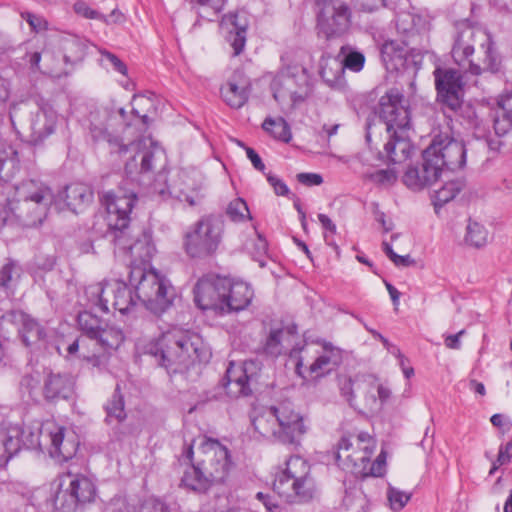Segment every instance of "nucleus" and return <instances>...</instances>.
I'll list each match as a JSON object with an SVG mask.
<instances>
[{
  "label": "nucleus",
  "mask_w": 512,
  "mask_h": 512,
  "mask_svg": "<svg viewBox=\"0 0 512 512\" xmlns=\"http://www.w3.org/2000/svg\"><path fill=\"white\" fill-rule=\"evenodd\" d=\"M476 34L477 31L468 25H463L459 29L452 48V57L455 63L467 69L473 75H479L482 70L497 72L500 67V60L489 37L486 38V44H482V47L485 48L483 68L471 59L474 53L473 42Z\"/></svg>",
  "instance_id": "9"
},
{
  "label": "nucleus",
  "mask_w": 512,
  "mask_h": 512,
  "mask_svg": "<svg viewBox=\"0 0 512 512\" xmlns=\"http://www.w3.org/2000/svg\"><path fill=\"white\" fill-rule=\"evenodd\" d=\"M146 353L155 357L158 364L173 373L186 367L192 353L200 357L197 343L180 330L163 333L146 345Z\"/></svg>",
  "instance_id": "6"
},
{
  "label": "nucleus",
  "mask_w": 512,
  "mask_h": 512,
  "mask_svg": "<svg viewBox=\"0 0 512 512\" xmlns=\"http://www.w3.org/2000/svg\"><path fill=\"white\" fill-rule=\"evenodd\" d=\"M323 349V353L309 366L308 370L311 377H322L331 372L341 362L339 349L334 348L331 344H325Z\"/></svg>",
  "instance_id": "31"
},
{
  "label": "nucleus",
  "mask_w": 512,
  "mask_h": 512,
  "mask_svg": "<svg viewBox=\"0 0 512 512\" xmlns=\"http://www.w3.org/2000/svg\"><path fill=\"white\" fill-rule=\"evenodd\" d=\"M19 163L17 150L5 139L0 137V172L9 173L10 178Z\"/></svg>",
  "instance_id": "37"
},
{
  "label": "nucleus",
  "mask_w": 512,
  "mask_h": 512,
  "mask_svg": "<svg viewBox=\"0 0 512 512\" xmlns=\"http://www.w3.org/2000/svg\"><path fill=\"white\" fill-rule=\"evenodd\" d=\"M396 29L406 41H416L419 34L415 26V17L410 13H400L396 17Z\"/></svg>",
  "instance_id": "42"
},
{
  "label": "nucleus",
  "mask_w": 512,
  "mask_h": 512,
  "mask_svg": "<svg viewBox=\"0 0 512 512\" xmlns=\"http://www.w3.org/2000/svg\"><path fill=\"white\" fill-rule=\"evenodd\" d=\"M297 334V326L290 325L286 328L272 329L265 341L264 352L272 357L284 353L285 343L290 344L291 338Z\"/></svg>",
  "instance_id": "32"
},
{
  "label": "nucleus",
  "mask_w": 512,
  "mask_h": 512,
  "mask_svg": "<svg viewBox=\"0 0 512 512\" xmlns=\"http://www.w3.org/2000/svg\"><path fill=\"white\" fill-rule=\"evenodd\" d=\"M344 67L353 72H359L363 69L365 64V56L358 51H352L348 53L342 61H340Z\"/></svg>",
  "instance_id": "54"
},
{
  "label": "nucleus",
  "mask_w": 512,
  "mask_h": 512,
  "mask_svg": "<svg viewBox=\"0 0 512 512\" xmlns=\"http://www.w3.org/2000/svg\"><path fill=\"white\" fill-rule=\"evenodd\" d=\"M73 390V381L67 374L50 373L44 381V396L47 400L67 399Z\"/></svg>",
  "instance_id": "30"
},
{
  "label": "nucleus",
  "mask_w": 512,
  "mask_h": 512,
  "mask_svg": "<svg viewBox=\"0 0 512 512\" xmlns=\"http://www.w3.org/2000/svg\"><path fill=\"white\" fill-rule=\"evenodd\" d=\"M254 429L263 437H274L276 439L277 424L273 416L272 406L262 415L253 420Z\"/></svg>",
  "instance_id": "43"
},
{
  "label": "nucleus",
  "mask_w": 512,
  "mask_h": 512,
  "mask_svg": "<svg viewBox=\"0 0 512 512\" xmlns=\"http://www.w3.org/2000/svg\"><path fill=\"white\" fill-rule=\"evenodd\" d=\"M90 134L95 142H107L111 153L120 155L127 152H133V156L125 164V172L130 177L138 174H150L158 168L162 169L165 165L164 151L150 139H140L128 145L122 143V140L108 131L106 127L92 125Z\"/></svg>",
  "instance_id": "4"
},
{
  "label": "nucleus",
  "mask_w": 512,
  "mask_h": 512,
  "mask_svg": "<svg viewBox=\"0 0 512 512\" xmlns=\"http://www.w3.org/2000/svg\"><path fill=\"white\" fill-rule=\"evenodd\" d=\"M378 114L389 134L384 145L386 159L394 164L407 160L412 150L406 135L411 121L408 100L398 90L392 89L380 98Z\"/></svg>",
  "instance_id": "3"
},
{
  "label": "nucleus",
  "mask_w": 512,
  "mask_h": 512,
  "mask_svg": "<svg viewBox=\"0 0 512 512\" xmlns=\"http://www.w3.org/2000/svg\"><path fill=\"white\" fill-rule=\"evenodd\" d=\"M488 238L489 232L482 224L469 221L464 238L467 245L481 248L488 243Z\"/></svg>",
  "instance_id": "41"
},
{
  "label": "nucleus",
  "mask_w": 512,
  "mask_h": 512,
  "mask_svg": "<svg viewBox=\"0 0 512 512\" xmlns=\"http://www.w3.org/2000/svg\"><path fill=\"white\" fill-rule=\"evenodd\" d=\"M77 322L83 333V337L89 342L96 337L97 333H99L100 329L105 324L102 319L88 311L80 312L77 317Z\"/></svg>",
  "instance_id": "39"
},
{
  "label": "nucleus",
  "mask_w": 512,
  "mask_h": 512,
  "mask_svg": "<svg viewBox=\"0 0 512 512\" xmlns=\"http://www.w3.org/2000/svg\"><path fill=\"white\" fill-rule=\"evenodd\" d=\"M414 41L389 40L381 47V59L389 71H401L409 67V53L415 48H410Z\"/></svg>",
  "instance_id": "20"
},
{
  "label": "nucleus",
  "mask_w": 512,
  "mask_h": 512,
  "mask_svg": "<svg viewBox=\"0 0 512 512\" xmlns=\"http://www.w3.org/2000/svg\"><path fill=\"white\" fill-rule=\"evenodd\" d=\"M73 9L76 14L86 18V19H96L104 22L105 24H109L110 21L108 17H105L102 13L98 12L95 9H92L88 6V4L84 1H77L73 5Z\"/></svg>",
  "instance_id": "51"
},
{
  "label": "nucleus",
  "mask_w": 512,
  "mask_h": 512,
  "mask_svg": "<svg viewBox=\"0 0 512 512\" xmlns=\"http://www.w3.org/2000/svg\"><path fill=\"white\" fill-rule=\"evenodd\" d=\"M368 465L363 466L358 470L360 478H366L369 476L380 477L385 473L386 457L385 453L381 452L377 458L371 462V458L368 460Z\"/></svg>",
  "instance_id": "48"
},
{
  "label": "nucleus",
  "mask_w": 512,
  "mask_h": 512,
  "mask_svg": "<svg viewBox=\"0 0 512 512\" xmlns=\"http://www.w3.org/2000/svg\"><path fill=\"white\" fill-rule=\"evenodd\" d=\"M254 368L253 361H245L242 365L231 362L222 379V385L228 396L232 398L247 397L252 394L251 384L254 375L251 371Z\"/></svg>",
  "instance_id": "18"
},
{
  "label": "nucleus",
  "mask_w": 512,
  "mask_h": 512,
  "mask_svg": "<svg viewBox=\"0 0 512 512\" xmlns=\"http://www.w3.org/2000/svg\"><path fill=\"white\" fill-rule=\"evenodd\" d=\"M262 128L273 138L282 142L288 143L292 138L290 126L282 117L277 119L267 117L262 124Z\"/></svg>",
  "instance_id": "40"
},
{
  "label": "nucleus",
  "mask_w": 512,
  "mask_h": 512,
  "mask_svg": "<svg viewBox=\"0 0 512 512\" xmlns=\"http://www.w3.org/2000/svg\"><path fill=\"white\" fill-rule=\"evenodd\" d=\"M99 52L101 55V62L103 65L111 66L114 71H117L124 76L127 75V66L118 56L105 49H101Z\"/></svg>",
  "instance_id": "52"
},
{
  "label": "nucleus",
  "mask_w": 512,
  "mask_h": 512,
  "mask_svg": "<svg viewBox=\"0 0 512 512\" xmlns=\"http://www.w3.org/2000/svg\"><path fill=\"white\" fill-rule=\"evenodd\" d=\"M266 178H267V181L269 182V184L273 187L276 195L286 196L289 194V192H290L289 188L277 176L269 173L266 175Z\"/></svg>",
  "instance_id": "61"
},
{
  "label": "nucleus",
  "mask_w": 512,
  "mask_h": 512,
  "mask_svg": "<svg viewBox=\"0 0 512 512\" xmlns=\"http://www.w3.org/2000/svg\"><path fill=\"white\" fill-rule=\"evenodd\" d=\"M272 412L277 424L276 439L284 444H299L307 432L303 416L288 401L272 406Z\"/></svg>",
  "instance_id": "13"
},
{
  "label": "nucleus",
  "mask_w": 512,
  "mask_h": 512,
  "mask_svg": "<svg viewBox=\"0 0 512 512\" xmlns=\"http://www.w3.org/2000/svg\"><path fill=\"white\" fill-rule=\"evenodd\" d=\"M226 277H205L194 287V302L202 310L224 312V297L227 291Z\"/></svg>",
  "instance_id": "17"
},
{
  "label": "nucleus",
  "mask_w": 512,
  "mask_h": 512,
  "mask_svg": "<svg viewBox=\"0 0 512 512\" xmlns=\"http://www.w3.org/2000/svg\"><path fill=\"white\" fill-rule=\"evenodd\" d=\"M57 112L50 105L41 106L31 122V140L35 144L42 143L52 135L57 126Z\"/></svg>",
  "instance_id": "23"
},
{
  "label": "nucleus",
  "mask_w": 512,
  "mask_h": 512,
  "mask_svg": "<svg viewBox=\"0 0 512 512\" xmlns=\"http://www.w3.org/2000/svg\"><path fill=\"white\" fill-rule=\"evenodd\" d=\"M137 200L133 192H105L102 202L107 210V236L112 242L126 244L125 230H129L130 213Z\"/></svg>",
  "instance_id": "11"
},
{
  "label": "nucleus",
  "mask_w": 512,
  "mask_h": 512,
  "mask_svg": "<svg viewBox=\"0 0 512 512\" xmlns=\"http://www.w3.org/2000/svg\"><path fill=\"white\" fill-rule=\"evenodd\" d=\"M107 294L112 307L121 314L128 313L139 301L137 295L134 297L131 289L121 280L108 281Z\"/></svg>",
  "instance_id": "25"
},
{
  "label": "nucleus",
  "mask_w": 512,
  "mask_h": 512,
  "mask_svg": "<svg viewBox=\"0 0 512 512\" xmlns=\"http://www.w3.org/2000/svg\"><path fill=\"white\" fill-rule=\"evenodd\" d=\"M296 177L299 183L306 186H318L323 183L322 176L317 173H299Z\"/></svg>",
  "instance_id": "62"
},
{
  "label": "nucleus",
  "mask_w": 512,
  "mask_h": 512,
  "mask_svg": "<svg viewBox=\"0 0 512 512\" xmlns=\"http://www.w3.org/2000/svg\"><path fill=\"white\" fill-rule=\"evenodd\" d=\"M124 235L127 241L126 244L121 245L118 242L113 243L120 249L126 250L134 263H148L155 253V246L152 242L151 234L146 231H141L134 241L128 230H125Z\"/></svg>",
  "instance_id": "21"
},
{
  "label": "nucleus",
  "mask_w": 512,
  "mask_h": 512,
  "mask_svg": "<svg viewBox=\"0 0 512 512\" xmlns=\"http://www.w3.org/2000/svg\"><path fill=\"white\" fill-rule=\"evenodd\" d=\"M387 497L393 510H401L410 500L411 494L389 487Z\"/></svg>",
  "instance_id": "53"
},
{
  "label": "nucleus",
  "mask_w": 512,
  "mask_h": 512,
  "mask_svg": "<svg viewBox=\"0 0 512 512\" xmlns=\"http://www.w3.org/2000/svg\"><path fill=\"white\" fill-rule=\"evenodd\" d=\"M420 167H409L404 176V184L412 190H421L433 185L447 170L463 168L466 163V148L461 140L448 135H436L422 153Z\"/></svg>",
  "instance_id": "1"
},
{
  "label": "nucleus",
  "mask_w": 512,
  "mask_h": 512,
  "mask_svg": "<svg viewBox=\"0 0 512 512\" xmlns=\"http://www.w3.org/2000/svg\"><path fill=\"white\" fill-rule=\"evenodd\" d=\"M354 5L357 9L370 13L385 6V0H354Z\"/></svg>",
  "instance_id": "60"
},
{
  "label": "nucleus",
  "mask_w": 512,
  "mask_h": 512,
  "mask_svg": "<svg viewBox=\"0 0 512 512\" xmlns=\"http://www.w3.org/2000/svg\"><path fill=\"white\" fill-rule=\"evenodd\" d=\"M193 455V447L189 446L185 457L191 462V468L181 479L183 487L205 494L211 487L225 483L232 466L227 447L218 440L207 439L199 446L195 459Z\"/></svg>",
  "instance_id": "2"
},
{
  "label": "nucleus",
  "mask_w": 512,
  "mask_h": 512,
  "mask_svg": "<svg viewBox=\"0 0 512 512\" xmlns=\"http://www.w3.org/2000/svg\"><path fill=\"white\" fill-rule=\"evenodd\" d=\"M475 137L478 140H482L492 151H499L502 146V142L498 138H492L490 133H486L485 130L480 127L476 128Z\"/></svg>",
  "instance_id": "58"
},
{
  "label": "nucleus",
  "mask_w": 512,
  "mask_h": 512,
  "mask_svg": "<svg viewBox=\"0 0 512 512\" xmlns=\"http://www.w3.org/2000/svg\"><path fill=\"white\" fill-rule=\"evenodd\" d=\"M363 386V383L353 381L351 378L346 379L341 385V395L346 398L351 406L354 405L356 392Z\"/></svg>",
  "instance_id": "57"
},
{
  "label": "nucleus",
  "mask_w": 512,
  "mask_h": 512,
  "mask_svg": "<svg viewBox=\"0 0 512 512\" xmlns=\"http://www.w3.org/2000/svg\"><path fill=\"white\" fill-rule=\"evenodd\" d=\"M464 188V182L460 179L447 181L440 189L435 191V205H444L454 199Z\"/></svg>",
  "instance_id": "44"
},
{
  "label": "nucleus",
  "mask_w": 512,
  "mask_h": 512,
  "mask_svg": "<svg viewBox=\"0 0 512 512\" xmlns=\"http://www.w3.org/2000/svg\"><path fill=\"white\" fill-rule=\"evenodd\" d=\"M34 202L53 203L54 194L51 188L42 181L35 179L23 180L15 187V198Z\"/></svg>",
  "instance_id": "26"
},
{
  "label": "nucleus",
  "mask_w": 512,
  "mask_h": 512,
  "mask_svg": "<svg viewBox=\"0 0 512 512\" xmlns=\"http://www.w3.org/2000/svg\"><path fill=\"white\" fill-rule=\"evenodd\" d=\"M58 198L63 200L71 211L77 212L92 202L93 192L84 183H72L59 193Z\"/></svg>",
  "instance_id": "28"
},
{
  "label": "nucleus",
  "mask_w": 512,
  "mask_h": 512,
  "mask_svg": "<svg viewBox=\"0 0 512 512\" xmlns=\"http://www.w3.org/2000/svg\"><path fill=\"white\" fill-rule=\"evenodd\" d=\"M273 490L289 503H307L315 494L310 466L300 456H292L285 463V469L276 475Z\"/></svg>",
  "instance_id": "8"
},
{
  "label": "nucleus",
  "mask_w": 512,
  "mask_h": 512,
  "mask_svg": "<svg viewBox=\"0 0 512 512\" xmlns=\"http://www.w3.org/2000/svg\"><path fill=\"white\" fill-rule=\"evenodd\" d=\"M226 213L229 218L235 222L243 221L250 217L248 206L246 202L241 198H237L231 201L227 207Z\"/></svg>",
  "instance_id": "49"
},
{
  "label": "nucleus",
  "mask_w": 512,
  "mask_h": 512,
  "mask_svg": "<svg viewBox=\"0 0 512 512\" xmlns=\"http://www.w3.org/2000/svg\"><path fill=\"white\" fill-rule=\"evenodd\" d=\"M40 434L50 442V456L57 461L66 462L76 455L79 441L76 434L68 432L65 427L48 422L42 427Z\"/></svg>",
  "instance_id": "16"
},
{
  "label": "nucleus",
  "mask_w": 512,
  "mask_h": 512,
  "mask_svg": "<svg viewBox=\"0 0 512 512\" xmlns=\"http://www.w3.org/2000/svg\"><path fill=\"white\" fill-rule=\"evenodd\" d=\"M60 479V488L54 499V505L58 510L75 512L79 506L94 501L96 487L87 476L68 472Z\"/></svg>",
  "instance_id": "12"
},
{
  "label": "nucleus",
  "mask_w": 512,
  "mask_h": 512,
  "mask_svg": "<svg viewBox=\"0 0 512 512\" xmlns=\"http://www.w3.org/2000/svg\"><path fill=\"white\" fill-rule=\"evenodd\" d=\"M21 435L20 427L0 424V468L20 451Z\"/></svg>",
  "instance_id": "27"
},
{
  "label": "nucleus",
  "mask_w": 512,
  "mask_h": 512,
  "mask_svg": "<svg viewBox=\"0 0 512 512\" xmlns=\"http://www.w3.org/2000/svg\"><path fill=\"white\" fill-rule=\"evenodd\" d=\"M199 6L198 14L201 18L213 21L223 10L226 0H195Z\"/></svg>",
  "instance_id": "47"
},
{
  "label": "nucleus",
  "mask_w": 512,
  "mask_h": 512,
  "mask_svg": "<svg viewBox=\"0 0 512 512\" xmlns=\"http://www.w3.org/2000/svg\"><path fill=\"white\" fill-rule=\"evenodd\" d=\"M497 111L493 127L497 137L506 135L512 128V93L501 96L498 100Z\"/></svg>",
  "instance_id": "34"
},
{
  "label": "nucleus",
  "mask_w": 512,
  "mask_h": 512,
  "mask_svg": "<svg viewBox=\"0 0 512 512\" xmlns=\"http://www.w3.org/2000/svg\"><path fill=\"white\" fill-rule=\"evenodd\" d=\"M227 291L224 297V312L241 311L249 306L254 293L252 288L245 282L232 281L227 278Z\"/></svg>",
  "instance_id": "24"
},
{
  "label": "nucleus",
  "mask_w": 512,
  "mask_h": 512,
  "mask_svg": "<svg viewBox=\"0 0 512 512\" xmlns=\"http://www.w3.org/2000/svg\"><path fill=\"white\" fill-rule=\"evenodd\" d=\"M232 24L234 28L229 32L228 41L234 50V56H238L245 47L247 25L246 23L239 24L236 19Z\"/></svg>",
  "instance_id": "46"
},
{
  "label": "nucleus",
  "mask_w": 512,
  "mask_h": 512,
  "mask_svg": "<svg viewBox=\"0 0 512 512\" xmlns=\"http://www.w3.org/2000/svg\"><path fill=\"white\" fill-rule=\"evenodd\" d=\"M320 75L332 88H342L345 85L344 67L337 59L327 60L321 67Z\"/></svg>",
  "instance_id": "35"
},
{
  "label": "nucleus",
  "mask_w": 512,
  "mask_h": 512,
  "mask_svg": "<svg viewBox=\"0 0 512 512\" xmlns=\"http://www.w3.org/2000/svg\"><path fill=\"white\" fill-rule=\"evenodd\" d=\"M437 101L451 111H457L462 105L464 83L459 71L438 67L433 72Z\"/></svg>",
  "instance_id": "15"
},
{
  "label": "nucleus",
  "mask_w": 512,
  "mask_h": 512,
  "mask_svg": "<svg viewBox=\"0 0 512 512\" xmlns=\"http://www.w3.org/2000/svg\"><path fill=\"white\" fill-rule=\"evenodd\" d=\"M512 458V440L501 446L496 462L498 465H504L510 462Z\"/></svg>",
  "instance_id": "64"
},
{
  "label": "nucleus",
  "mask_w": 512,
  "mask_h": 512,
  "mask_svg": "<svg viewBox=\"0 0 512 512\" xmlns=\"http://www.w3.org/2000/svg\"><path fill=\"white\" fill-rule=\"evenodd\" d=\"M7 316L21 322L20 333L26 346H30L46 336L45 329L29 315L21 311H11Z\"/></svg>",
  "instance_id": "33"
},
{
  "label": "nucleus",
  "mask_w": 512,
  "mask_h": 512,
  "mask_svg": "<svg viewBox=\"0 0 512 512\" xmlns=\"http://www.w3.org/2000/svg\"><path fill=\"white\" fill-rule=\"evenodd\" d=\"M124 397L120 393L119 385L116 386L111 398L104 406L106 411V422L111 423L113 420L121 422L126 418Z\"/></svg>",
  "instance_id": "38"
},
{
  "label": "nucleus",
  "mask_w": 512,
  "mask_h": 512,
  "mask_svg": "<svg viewBox=\"0 0 512 512\" xmlns=\"http://www.w3.org/2000/svg\"><path fill=\"white\" fill-rule=\"evenodd\" d=\"M107 282L96 283L85 289V296L91 306L98 308L103 313L109 312V298L107 294Z\"/></svg>",
  "instance_id": "36"
},
{
  "label": "nucleus",
  "mask_w": 512,
  "mask_h": 512,
  "mask_svg": "<svg viewBox=\"0 0 512 512\" xmlns=\"http://www.w3.org/2000/svg\"><path fill=\"white\" fill-rule=\"evenodd\" d=\"M323 7L317 17L319 32L327 39L344 35L351 23L349 7L339 0H322Z\"/></svg>",
  "instance_id": "14"
},
{
  "label": "nucleus",
  "mask_w": 512,
  "mask_h": 512,
  "mask_svg": "<svg viewBox=\"0 0 512 512\" xmlns=\"http://www.w3.org/2000/svg\"><path fill=\"white\" fill-rule=\"evenodd\" d=\"M238 144L245 149L246 155L251 161L253 167L258 171L264 172L265 165L258 153L253 148L246 147L242 142H238Z\"/></svg>",
  "instance_id": "63"
},
{
  "label": "nucleus",
  "mask_w": 512,
  "mask_h": 512,
  "mask_svg": "<svg viewBox=\"0 0 512 512\" xmlns=\"http://www.w3.org/2000/svg\"><path fill=\"white\" fill-rule=\"evenodd\" d=\"M376 448V441L366 432L343 436L337 443L335 460L339 467L360 478L358 470L368 465Z\"/></svg>",
  "instance_id": "10"
},
{
  "label": "nucleus",
  "mask_w": 512,
  "mask_h": 512,
  "mask_svg": "<svg viewBox=\"0 0 512 512\" xmlns=\"http://www.w3.org/2000/svg\"><path fill=\"white\" fill-rule=\"evenodd\" d=\"M21 18L29 24L31 30L35 33H40L48 29V22L42 16L25 11L21 13Z\"/></svg>",
  "instance_id": "56"
},
{
  "label": "nucleus",
  "mask_w": 512,
  "mask_h": 512,
  "mask_svg": "<svg viewBox=\"0 0 512 512\" xmlns=\"http://www.w3.org/2000/svg\"><path fill=\"white\" fill-rule=\"evenodd\" d=\"M250 81L242 73H234L228 82L221 87V96L231 108H241L249 98Z\"/></svg>",
  "instance_id": "22"
},
{
  "label": "nucleus",
  "mask_w": 512,
  "mask_h": 512,
  "mask_svg": "<svg viewBox=\"0 0 512 512\" xmlns=\"http://www.w3.org/2000/svg\"><path fill=\"white\" fill-rule=\"evenodd\" d=\"M370 181L380 185H391L396 179V173L393 169H380L367 175Z\"/></svg>",
  "instance_id": "55"
},
{
  "label": "nucleus",
  "mask_w": 512,
  "mask_h": 512,
  "mask_svg": "<svg viewBox=\"0 0 512 512\" xmlns=\"http://www.w3.org/2000/svg\"><path fill=\"white\" fill-rule=\"evenodd\" d=\"M224 231V221L220 216H202L184 233L183 249L192 259L213 257L222 244Z\"/></svg>",
  "instance_id": "7"
},
{
  "label": "nucleus",
  "mask_w": 512,
  "mask_h": 512,
  "mask_svg": "<svg viewBox=\"0 0 512 512\" xmlns=\"http://www.w3.org/2000/svg\"><path fill=\"white\" fill-rule=\"evenodd\" d=\"M52 203L34 202L14 199L11 211L17 220L25 227H36L43 223Z\"/></svg>",
  "instance_id": "19"
},
{
  "label": "nucleus",
  "mask_w": 512,
  "mask_h": 512,
  "mask_svg": "<svg viewBox=\"0 0 512 512\" xmlns=\"http://www.w3.org/2000/svg\"><path fill=\"white\" fill-rule=\"evenodd\" d=\"M153 106L151 99L142 96L136 95L132 99V112L134 115L141 118L144 124H148L149 116L147 112Z\"/></svg>",
  "instance_id": "50"
},
{
  "label": "nucleus",
  "mask_w": 512,
  "mask_h": 512,
  "mask_svg": "<svg viewBox=\"0 0 512 512\" xmlns=\"http://www.w3.org/2000/svg\"><path fill=\"white\" fill-rule=\"evenodd\" d=\"M90 346L91 342L82 336L74 340L73 343L67 347V352L69 355H74L76 352H80L79 357L83 360L97 363L99 351H93V349H90Z\"/></svg>",
  "instance_id": "45"
},
{
  "label": "nucleus",
  "mask_w": 512,
  "mask_h": 512,
  "mask_svg": "<svg viewBox=\"0 0 512 512\" xmlns=\"http://www.w3.org/2000/svg\"><path fill=\"white\" fill-rule=\"evenodd\" d=\"M124 341L123 331L115 325L105 323L91 341L93 351H99V357L105 352L116 350Z\"/></svg>",
  "instance_id": "29"
},
{
  "label": "nucleus",
  "mask_w": 512,
  "mask_h": 512,
  "mask_svg": "<svg viewBox=\"0 0 512 512\" xmlns=\"http://www.w3.org/2000/svg\"><path fill=\"white\" fill-rule=\"evenodd\" d=\"M130 282L135 284L137 299L149 311L160 315L166 312L176 299L175 288L155 269L132 268Z\"/></svg>",
  "instance_id": "5"
},
{
  "label": "nucleus",
  "mask_w": 512,
  "mask_h": 512,
  "mask_svg": "<svg viewBox=\"0 0 512 512\" xmlns=\"http://www.w3.org/2000/svg\"><path fill=\"white\" fill-rule=\"evenodd\" d=\"M17 266L13 261H9L0 268V286L8 288L9 283L16 273Z\"/></svg>",
  "instance_id": "59"
}]
</instances>
